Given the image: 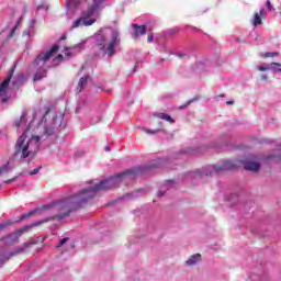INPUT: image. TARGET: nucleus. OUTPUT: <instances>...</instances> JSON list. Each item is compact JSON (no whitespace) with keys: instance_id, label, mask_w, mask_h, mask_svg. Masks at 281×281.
I'll return each mask as SVG.
<instances>
[{"instance_id":"nucleus-1","label":"nucleus","mask_w":281,"mask_h":281,"mask_svg":"<svg viewBox=\"0 0 281 281\" xmlns=\"http://www.w3.org/2000/svg\"><path fill=\"white\" fill-rule=\"evenodd\" d=\"M90 183V187L81 189L77 194L70 195L63 200H56L48 204H44L41 207H36L29 213H24L20 216L18 220V223H21V221H25V218H31V216H34V214H43V212H47L49 210H53L54 212H58L59 214L50 217H45L40 221L33 222L30 225H26L14 233L9 234L5 237H2L0 239V267H3L4 262H8L10 258L14 256H19V254H23L25 251V248L27 247V244H24V246H19L15 249L8 252L7 247H10L14 245L23 236L24 232H30L33 227H38V225H43V223H49V221H63L64 218H67L71 214V212H76V210L83 207V205H87L91 200H93V196L98 194V192H102L103 190H109L111 188H115L116 186H120V173L115 176H111L110 178L105 180H101L98 183H93V181L88 182ZM5 245V246H3Z\"/></svg>"},{"instance_id":"nucleus-2","label":"nucleus","mask_w":281,"mask_h":281,"mask_svg":"<svg viewBox=\"0 0 281 281\" xmlns=\"http://www.w3.org/2000/svg\"><path fill=\"white\" fill-rule=\"evenodd\" d=\"M14 126L21 128L22 135L15 143L13 157L20 161H32L41 150L42 144L49 146L57 139L63 128V115L58 116L56 111L49 108L40 109L27 125V113L23 112L20 120L14 122Z\"/></svg>"},{"instance_id":"nucleus-3","label":"nucleus","mask_w":281,"mask_h":281,"mask_svg":"<svg viewBox=\"0 0 281 281\" xmlns=\"http://www.w3.org/2000/svg\"><path fill=\"white\" fill-rule=\"evenodd\" d=\"M238 168H243V160L240 159L222 160L216 165H209L195 171L187 172L182 181H188V179H191V181H205L207 177H214L227 170H238Z\"/></svg>"},{"instance_id":"nucleus-4","label":"nucleus","mask_w":281,"mask_h":281,"mask_svg":"<svg viewBox=\"0 0 281 281\" xmlns=\"http://www.w3.org/2000/svg\"><path fill=\"white\" fill-rule=\"evenodd\" d=\"M94 45L98 47L99 55L111 60L117 54V47L122 44L120 29H110V38L104 36V32L100 31L94 34Z\"/></svg>"},{"instance_id":"nucleus-5","label":"nucleus","mask_w":281,"mask_h":281,"mask_svg":"<svg viewBox=\"0 0 281 281\" xmlns=\"http://www.w3.org/2000/svg\"><path fill=\"white\" fill-rule=\"evenodd\" d=\"M104 8V0H93L92 4L87 10L81 12V15L74 21L71 29L76 27H91L98 16H100V10Z\"/></svg>"},{"instance_id":"nucleus-6","label":"nucleus","mask_w":281,"mask_h":281,"mask_svg":"<svg viewBox=\"0 0 281 281\" xmlns=\"http://www.w3.org/2000/svg\"><path fill=\"white\" fill-rule=\"evenodd\" d=\"M60 47L58 45H53L49 50L40 53L35 60L31 64V69H36V72L33 77L34 82L43 80L47 76V63L54 58L55 54H58Z\"/></svg>"},{"instance_id":"nucleus-7","label":"nucleus","mask_w":281,"mask_h":281,"mask_svg":"<svg viewBox=\"0 0 281 281\" xmlns=\"http://www.w3.org/2000/svg\"><path fill=\"white\" fill-rule=\"evenodd\" d=\"M14 69H16V64L10 68L8 76L0 83V102H2V104L8 102V87H10V80H12V77L14 76Z\"/></svg>"},{"instance_id":"nucleus-8","label":"nucleus","mask_w":281,"mask_h":281,"mask_svg":"<svg viewBox=\"0 0 281 281\" xmlns=\"http://www.w3.org/2000/svg\"><path fill=\"white\" fill-rule=\"evenodd\" d=\"M192 71H194V74H210V69H212V61H210L209 59H203L201 61L195 63L192 67H191Z\"/></svg>"},{"instance_id":"nucleus-9","label":"nucleus","mask_w":281,"mask_h":281,"mask_svg":"<svg viewBox=\"0 0 281 281\" xmlns=\"http://www.w3.org/2000/svg\"><path fill=\"white\" fill-rule=\"evenodd\" d=\"M85 45H87V42L82 41L71 47H66L64 49L65 58H67L68 60H69V58H74V56H76L77 52H82V49H85Z\"/></svg>"},{"instance_id":"nucleus-10","label":"nucleus","mask_w":281,"mask_h":281,"mask_svg":"<svg viewBox=\"0 0 281 281\" xmlns=\"http://www.w3.org/2000/svg\"><path fill=\"white\" fill-rule=\"evenodd\" d=\"M81 3L82 2L80 0H67L66 15L68 16V19H71V16H74V14H76V12L80 10Z\"/></svg>"},{"instance_id":"nucleus-11","label":"nucleus","mask_w":281,"mask_h":281,"mask_svg":"<svg viewBox=\"0 0 281 281\" xmlns=\"http://www.w3.org/2000/svg\"><path fill=\"white\" fill-rule=\"evenodd\" d=\"M231 137H233L231 132L222 134L218 137L217 142H215L211 145V148H215V150H221V148H223V146H229V144L227 143V139H231Z\"/></svg>"},{"instance_id":"nucleus-12","label":"nucleus","mask_w":281,"mask_h":281,"mask_svg":"<svg viewBox=\"0 0 281 281\" xmlns=\"http://www.w3.org/2000/svg\"><path fill=\"white\" fill-rule=\"evenodd\" d=\"M91 82V76L86 75L79 79L78 86L76 88V93H82L87 89V85Z\"/></svg>"},{"instance_id":"nucleus-13","label":"nucleus","mask_w":281,"mask_h":281,"mask_svg":"<svg viewBox=\"0 0 281 281\" xmlns=\"http://www.w3.org/2000/svg\"><path fill=\"white\" fill-rule=\"evenodd\" d=\"M241 166L244 170H248L250 172H258V170H260V162H256V161L241 160Z\"/></svg>"},{"instance_id":"nucleus-14","label":"nucleus","mask_w":281,"mask_h":281,"mask_svg":"<svg viewBox=\"0 0 281 281\" xmlns=\"http://www.w3.org/2000/svg\"><path fill=\"white\" fill-rule=\"evenodd\" d=\"M276 67H281L280 63H271V64H263L261 66H258V71H279L281 74V68L277 69Z\"/></svg>"},{"instance_id":"nucleus-15","label":"nucleus","mask_w":281,"mask_h":281,"mask_svg":"<svg viewBox=\"0 0 281 281\" xmlns=\"http://www.w3.org/2000/svg\"><path fill=\"white\" fill-rule=\"evenodd\" d=\"M171 188H175V180H167L162 186L159 187L157 196H164L166 191L170 190Z\"/></svg>"},{"instance_id":"nucleus-16","label":"nucleus","mask_w":281,"mask_h":281,"mask_svg":"<svg viewBox=\"0 0 281 281\" xmlns=\"http://www.w3.org/2000/svg\"><path fill=\"white\" fill-rule=\"evenodd\" d=\"M133 29V38H137L138 36H144L146 34V25L132 24Z\"/></svg>"},{"instance_id":"nucleus-17","label":"nucleus","mask_w":281,"mask_h":281,"mask_svg":"<svg viewBox=\"0 0 281 281\" xmlns=\"http://www.w3.org/2000/svg\"><path fill=\"white\" fill-rule=\"evenodd\" d=\"M36 25V19H31L30 24L26 31H24L23 36H27V38H32L34 36V26Z\"/></svg>"},{"instance_id":"nucleus-18","label":"nucleus","mask_w":281,"mask_h":281,"mask_svg":"<svg viewBox=\"0 0 281 281\" xmlns=\"http://www.w3.org/2000/svg\"><path fill=\"white\" fill-rule=\"evenodd\" d=\"M270 161H276V164H281V149H274L270 155L267 156Z\"/></svg>"},{"instance_id":"nucleus-19","label":"nucleus","mask_w":281,"mask_h":281,"mask_svg":"<svg viewBox=\"0 0 281 281\" xmlns=\"http://www.w3.org/2000/svg\"><path fill=\"white\" fill-rule=\"evenodd\" d=\"M154 116L159 117V120H166V122H169L170 124H175V119H172V116L164 112L155 113Z\"/></svg>"},{"instance_id":"nucleus-20","label":"nucleus","mask_w":281,"mask_h":281,"mask_svg":"<svg viewBox=\"0 0 281 281\" xmlns=\"http://www.w3.org/2000/svg\"><path fill=\"white\" fill-rule=\"evenodd\" d=\"M199 260H201V254H195L186 261V265L187 267H194Z\"/></svg>"},{"instance_id":"nucleus-21","label":"nucleus","mask_w":281,"mask_h":281,"mask_svg":"<svg viewBox=\"0 0 281 281\" xmlns=\"http://www.w3.org/2000/svg\"><path fill=\"white\" fill-rule=\"evenodd\" d=\"M137 192H131L126 193L122 198H119L117 200L114 201V203H120V201H128L130 199H136Z\"/></svg>"},{"instance_id":"nucleus-22","label":"nucleus","mask_w":281,"mask_h":281,"mask_svg":"<svg viewBox=\"0 0 281 281\" xmlns=\"http://www.w3.org/2000/svg\"><path fill=\"white\" fill-rule=\"evenodd\" d=\"M254 25L256 27H258V25H262V18H260V14L258 13H255Z\"/></svg>"},{"instance_id":"nucleus-23","label":"nucleus","mask_w":281,"mask_h":281,"mask_svg":"<svg viewBox=\"0 0 281 281\" xmlns=\"http://www.w3.org/2000/svg\"><path fill=\"white\" fill-rule=\"evenodd\" d=\"M21 21L22 18L19 19L18 23L12 27V30L10 31L8 38H12V36H14V32H16V27H19V25H21Z\"/></svg>"},{"instance_id":"nucleus-24","label":"nucleus","mask_w":281,"mask_h":281,"mask_svg":"<svg viewBox=\"0 0 281 281\" xmlns=\"http://www.w3.org/2000/svg\"><path fill=\"white\" fill-rule=\"evenodd\" d=\"M65 56H63L61 54L57 55L54 59H53V67H56V65L63 63Z\"/></svg>"},{"instance_id":"nucleus-25","label":"nucleus","mask_w":281,"mask_h":281,"mask_svg":"<svg viewBox=\"0 0 281 281\" xmlns=\"http://www.w3.org/2000/svg\"><path fill=\"white\" fill-rule=\"evenodd\" d=\"M37 12H41V10H44V14H47V10H49V7L45 3L38 4L36 8Z\"/></svg>"},{"instance_id":"nucleus-26","label":"nucleus","mask_w":281,"mask_h":281,"mask_svg":"<svg viewBox=\"0 0 281 281\" xmlns=\"http://www.w3.org/2000/svg\"><path fill=\"white\" fill-rule=\"evenodd\" d=\"M8 172H10V166L8 164L0 167V177L1 175H5Z\"/></svg>"},{"instance_id":"nucleus-27","label":"nucleus","mask_w":281,"mask_h":281,"mask_svg":"<svg viewBox=\"0 0 281 281\" xmlns=\"http://www.w3.org/2000/svg\"><path fill=\"white\" fill-rule=\"evenodd\" d=\"M10 225H12L11 220H8L7 222L0 223V232H3V229H5V227H10Z\"/></svg>"},{"instance_id":"nucleus-28","label":"nucleus","mask_w":281,"mask_h":281,"mask_svg":"<svg viewBox=\"0 0 281 281\" xmlns=\"http://www.w3.org/2000/svg\"><path fill=\"white\" fill-rule=\"evenodd\" d=\"M41 170H43V167H42V166H38V167H36L35 169L29 171V175H30L31 177H34V175H38V173L41 172Z\"/></svg>"},{"instance_id":"nucleus-29","label":"nucleus","mask_w":281,"mask_h":281,"mask_svg":"<svg viewBox=\"0 0 281 281\" xmlns=\"http://www.w3.org/2000/svg\"><path fill=\"white\" fill-rule=\"evenodd\" d=\"M101 120L102 117L100 115H95L91 119V124H98Z\"/></svg>"},{"instance_id":"nucleus-30","label":"nucleus","mask_w":281,"mask_h":281,"mask_svg":"<svg viewBox=\"0 0 281 281\" xmlns=\"http://www.w3.org/2000/svg\"><path fill=\"white\" fill-rule=\"evenodd\" d=\"M67 240H69V237L61 238V239L59 240V244L56 246L57 249L60 248V247H63V245H65V244L67 243Z\"/></svg>"},{"instance_id":"nucleus-31","label":"nucleus","mask_w":281,"mask_h":281,"mask_svg":"<svg viewBox=\"0 0 281 281\" xmlns=\"http://www.w3.org/2000/svg\"><path fill=\"white\" fill-rule=\"evenodd\" d=\"M273 56H278V53H276V52H268V53H266L265 55H263V58H271V57H273Z\"/></svg>"},{"instance_id":"nucleus-32","label":"nucleus","mask_w":281,"mask_h":281,"mask_svg":"<svg viewBox=\"0 0 281 281\" xmlns=\"http://www.w3.org/2000/svg\"><path fill=\"white\" fill-rule=\"evenodd\" d=\"M159 130H148V128H146L145 130V133H147L148 135H157V132H158Z\"/></svg>"},{"instance_id":"nucleus-33","label":"nucleus","mask_w":281,"mask_h":281,"mask_svg":"<svg viewBox=\"0 0 281 281\" xmlns=\"http://www.w3.org/2000/svg\"><path fill=\"white\" fill-rule=\"evenodd\" d=\"M176 56L178 58H189L190 55L186 54V53H177Z\"/></svg>"},{"instance_id":"nucleus-34","label":"nucleus","mask_w":281,"mask_h":281,"mask_svg":"<svg viewBox=\"0 0 281 281\" xmlns=\"http://www.w3.org/2000/svg\"><path fill=\"white\" fill-rule=\"evenodd\" d=\"M155 42V35H153V33H150L147 37V43H154Z\"/></svg>"},{"instance_id":"nucleus-35","label":"nucleus","mask_w":281,"mask_h":281,"mask_svg":"<svg viewBox=\"0 0 281 281\" xmlns=\"http://www.w3.org/2000/svg\"><path fill=\"white\" fill-rule=\"evenodd\" d=\"M94 87H95V89H100L101 91H106V93H111L110 89H104V87H102V86L95 85Z\"/></svg>"},{"instance_id":"nucleus-36","label":"nucleus","mask_w":281,"mask_h":281,"mask_svg":"<svg viewBox=\"0 0 281 281\" xmlns=\"http://www.w3.org/2000/svg\"><path fill=\"white\" fill-rule=\"evenodd\" d=\"M267 9L271 12L273 10V5L271 4V1L267 0L266 2Z\"/></svg>"},{"instance_id":"nucleus-37","label":"nucleus","mask_w":281,"mask_h":281,"mask_svg":"<svg viewBox=\"0 0 281 281\" xmlns=\"http://www.w3.org/2000/svg\"><path fill=\"white\" fill-rule=\"evenodd\" d=\"M16 179H19V177H14L12 179L5 180L4 183H7V184L14 183V181H16Z\"/></svg>"},{"instance_id":"nucleus-38","label":"nucleus","mask_w":281,"mask_h":281,"mask_svg":"<svg viewBox=\"0 0 281 281\" xmlns=\"http://www.w3.org/2000/svg\"><path fill=\"white\" fill-rule=\"evenodd\" d=\"M250 280H254V281H256V280H261L262 281V278H260V277H256V276H254V274H250ZM256 278V279H255Z\"/></svg>"},{"instance_id":"nucleus-39","label":"nucleus","mask_w":281,"mask_h":281,"mask_svg":"<svg viewBox=\"0 0 281 281\" xmlns=\"http://www.w3.org/2000/svg\"><path fill=\"white\" fill-rule=\"evenodd\" d=\"M194 100H196V99H192V100L188 101L187 104L182 106V109H186V106H190V104H192V102H194Z\"/></svg>"},{"instance_id":"nucleus-40","label":"nucleus","mask_w":281,"mask_h":281,"mask_svg":"<svg viewBox=\"0 0 281 281\" xmlns=\"http://www.w3.org/2000/svg\"><path fill=\"white\" fill-rule=\"evenodd\" d=\"M186 153H188V151H186V150H180V151L177 154L176 158L181 157V155H186Z\"/></svg>"},{"instance_id":"nucleus-41","label":"nucleus","mask_w":281,"mask_h":281,"mask_svg":"<svg viewBox=\"0 0 281 281\" xmlns=\"http://www.w3.org/2000/svg\"><path fill=\"white\" fill-rule=\"evenodd\" d=\"M139 67V63H136L134 68H133V74H135L137 71V68Z\"/></svg>"},{"instance_id":"nucleus-42","label":"nucleus","mask_w":281,"mask_h":281,"mask_svg":"<svg viewBox=\"0 0 281 281\" xmlns=\"http://www.w3.org/2000/svg\"><path fill=\"white\" fill-rule=\"evenodd\" d=\"M268 78H269V77H268L267 75H261V80L267 81Z\"/></svg>"},{"instance_id":"nucleus-43","label":"nucleus","mask_w":281,"mask_h":281,"mask_svg":"<svg viewBox=\"0 0 281 281\" xmlns=\"http://www.w3.org/2000/svg\"><path fill=\"white\" fill-rule=\"evenodd\" d=\"M12 85H13V87H18L19 86V80H13Z\"/></svg>"},{"instance_id":"nucleus-44","label":"nucleus","mask_w":281,"mask_h":281,"mask_svg":"<svg viewBox=\"0 0 281 281\" xmlns=\"http://www.w3.org/2000/svg\"><path fill=\"white\" fill-rule=\"evenodd\" d=\"M104 150H105V153H110V151H111V147H110V146H106V147L104 148Z\"/></svg>"},{"instance_id":"nucleus-45","label":"nucleus","mask_w":281,"mask_h":281,"mask_svg":"<svg viewBox=\"0 0 281 281\" xmlns=\"http://www.w3.org/2000/svg\"><path fill=\"white\" fill-rule=\"evenodd\" d=\"M156 43H159V35H155Z\"/></svg>"},{"instance_id":"nucleus-46","label":"nucleus","mask_w":281,"mask_h":281,"mask_svg":"<svg viewBox=\"0 0 281 281\" xmlns=\"http://www.w3.org/2000/svg\"><path fill=\"white\" fill-rule=\"evenodd\" d=\"M226 104L232 105V104H234V101H227Z\"/></svg>"},{"instance_id":"nucleus-47","label":"nucleus","mask_w":281,"mask_h":281,"mask_svg":"<svg viewBox=\"0 0 281 281\" xmlns=\"http://www.w3.org/2000/svg\"><path fill=\"white\" fill-rule=\"evenodd\" d=\"M160 36H161L162 38H166V32L161 33Z\"/></svg>"},{"instance_id":"nucleus-48","label":"nucleus","mask_w":281,"mask_h":281,"mask_svg":"<svg viewBox=\"0 0 281 281\" xmlns=\"http://www.w3.org/2000/svg\"><path fill=\"white\" fill-rule=\"evenodd\" d=\"M76 247V245L70 244V249H74Z\"/></svg>"},{"instance_id":"nucleus-49","label":"nucleus","mask_w":281,"mask_h":281,"mask_svg":"<svg viewBox=\"0 0 281 281\" xmlns=\"http://www.w3.org/2000/svg\"><path fill=\"white\" fill-rule=\"evenodd\" d=\"M262 12H265V9H260V14H262Z\"/></svg>"},{"instance_id":"nucleus-50","label":"nucleus","mask_w":281,"mask_h":281,"mask_svg":"<svg viewBox=\"0 0 281 281\" xmlns=\"http://www.w3.org/2000/svg\"><path fill=\"white\" fill-rule=\"evenodd\" d=\"M220 98H225V94H221Z\"/></svg>"},{"instance_id":"nucleus-51","label":"nucleus","mask_w":281,"mask_h":281,"mask_svg":"<svg viewBox=\"0 0 281 281\" xmlns=\"http://www.w3.org/2000/svg\"><path fill=\"white\" fill-rule=\"evenodd\" d=\"M112 204H106V207H111Z\"/></svg>"},{"instance_id":"nucleus-52","label":"nucleus","mask_w":281,"mask_h":281,"mask_svg":"<svg viewBox=\"0 0 281 281\" xmlns=\"http://www.w3.org/2000/svg\"><path fill=\"white\" fill-rule=\"evenodd\" d=\"M64 38H65V35L61 36V40H63V41H64Z\"/></svg>"},{"instance_id":"nucleus-53","label":"nucleus","mask_w":281,"mask_h":281,"mask_svg":"<svg viewBox=\"0 0 281 281\" xmlns=\"http://www.w3.org/2000/svg\"><path fill=\"white\" fill-rule=\"evenodd\" d=\"M1 188H3V184H0V190H1Z\"/></svg>"}]
</instances>
